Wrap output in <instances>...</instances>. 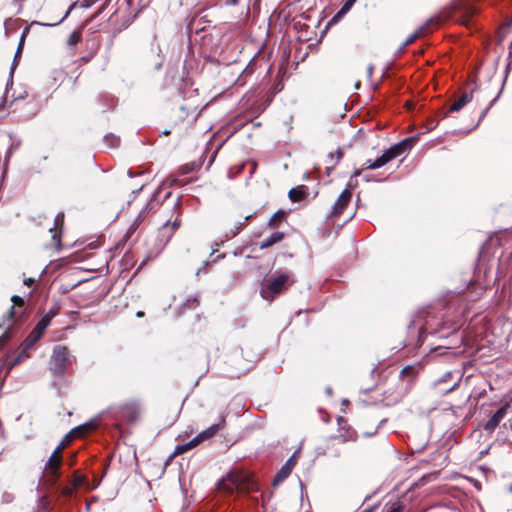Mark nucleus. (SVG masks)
Wrapping results in <instances>:
<instances>
[{
  "label": "nucleus",
  "instance_id": "49530a36",
  "mask_svg": "<svg viewBox=\"0 0 512 512\" xmlns=\"http://www.w3.org/2000/svg\"><path fill=\"white\" fill-rule=\"evenodd\" d=\"M227 5L235 6L239 3V0H226L225 2Z\"/></svg>",
  "mask_w": 512,
  "mask_h": 512
},
{
  "label": "nucleus",
  "instance_id": "9d476101",
  "mask_svg": "<svg viewBox=\"0 0 512 512\" xmlns=\"http://www.w3.org/2000/svg\"><path fill=\"white\" fill-rule=\"evenodd\" d=\"M339 425V433L334 435L332 438L338 440L341 443L356 441L357 432L348 424L347 420L343 417L337 419Z\"/></svg>",
  "mask_w": 512,
  "mask_h": 512
},
{
  "label": "nucleus",
  "instance_id": "ea45409f",
  "mask_svg": "<svg viewBox=\"0 0 512 512\" xmlns=\"http://www.w3.org/2000/svg\"><path fill=\"white\" fill-rule=\"evenodd\" d=\"M193 169H194L193 164H186L179 169V172H180V174L184 175V174H188V173L192 172Z\"/></svg>",
  "mask_w": 512,
  "mask_h": 512
},
{
  "label": "nucleus",
  "instance_id": "dca6fc26",
  "mask_svg": "<svg viewBox=\"0 0 512 512\" xmlns=\"http://www.w3.org/2000/svg\"><path fill=\"white\" fill-rule=\"evenodd\" d=\"M63 223H64V214L59 213L56 215V217L54 219L53 228H50V232L52 233L53 246L57 250L61 248V232H62Z\"/></svg>",
  "mask_w": 512,
  "mask_h": 512
},
{
  "label": "nucleus",
  "instance_id": "de8ad7c7",
  "mask_svg": "<svg viewBox=\"0 0 512 512\" xmlns=\"http://www.w3.org/2000/svg\"><path fill=\"white\" fill-rule=\"evenodd\" d=\"M172 183L175 184V185H179V186H183L184 185V182L178 180L177 178L173 179Z\"/></svg>",
  "mask_w": 512,
  "mask_h": 512
},
{
  "label": "nucleus",
  "instance_id": "ddd939ff",
  "mask_svg": "<svg viewBox=\"0 0 512 512\" xmlns=\"http://www.w3.org/2000/svg\"><path fill=\"white\" fill-rule=\"evenodd\" d=\"M243 359L249 363H256L262 358V349L252 343H246L241 347Z\"/></svg>",
  "mask_w": 512,
  "mask_h": 512
},
{
  "label": "nucleus",
  "instance_id": "2eb2a0df",
  "mask_svg": "<svg viewBox=\"0 0 512 512\" xmlns=\"http://www.w3.org/2000/svg\"><path fill=\"white\" fill-rule=\"evenodd\" d=\"M509 407V404H505L502 407H500L495 412V414L483 425L484 430L488 432H493L507 414V410L509 409Z\"/></svg>",
  "mask_w": 512,
  "mask_h": 512
},
{
  "label": "nucleus",
  "instance_id": "1a4fd4ad",
  "mask_svg": "<svg viewBox=\"0 0 512 512\" xmlns=\"http://www.w3.org/2000/svg\"><path fill=\"white\" fill-rule=\"evenodd\" d=\"M194 119V112L190 111L184 106H180L176 110H174L170 116V120L172 123V127H182L188 126L191 124Z\"/></svg>",
  "mask_w": 512,
  "mask_h": 512
},
{
  "label": "nucleus",
  "instance_id": "7ed1b4c3",
  "mask_svg": "<svg viewBox=\"0 0 512 512\" xmlns=\"http://www.w3.org/2000/svg\"><path fill=\"white\" fill-rule=\"evenodd\" d=\"M416 139L406 138L399 143L391 146L389 149H387L380 157H378L376 160H367L363 164L364 169H378L380 167H383L387 163H389L391 160L403 155L405 152L409 151L412 146L414 145Z\"/></svg>",
  "mask_w": 512,
  "mask_h": 512
},
{
  "label": "nucleus",
  "instance_id": "423d86ee",
  "mask_svg": "<svg viewBox=\"0 0 512 512\" xmlns=\"http://www.w3.org/2000/svg\"><path fill=\"white\" fill-rule=\"evenodd\" d=\"M295 280L290 274L282 273L269 280L261 288L260 294L263 299L272 301L277 295L293 285Z\"/></svg>",
  "mask_w": 512,
  "mask_h": 512
},
{
  "label": "nucleus",
  "instance_id": "9b49d317",
  "mask_svg": "<svg viewBox=\"0 0 512 512\" xmlns=\"http://www.w3.org/2000/svg\"><path fill=\"white\" fill-rule=\"evenodd\" d=\"M352 199V191L349 188H346L342 191V193L339 195L337 200L335 201L332 211L329 215V218L336 219L338 218L346 209L348 204L350 203Z\"/></svg>",
  "mask_w": 512,
  "mask_h": 512
},
{
  "label": "nucleus",
  "instance_id": "8fccbe9b",
  "mask_svg": "<svg viewBox=\"0 0 512 512\" xmlns=\"http://www.w3.org/2000/svg\"><path fill=\"white\" fill-rule=\"evenodd\" d=\"M134 230H135V227H134V225H133V226H131V227L129 228V230H128V232H127V235L131 234Z\"/></svg>",
  "mask_w": 512,
  "mask_h": 512
},
{
  "label": "nucleus",
  "instance_id": "393cba45",
  "mask_svg": "<svg viewBox=\"0 0 512 512\" xmlns=\"http://www.w3.org/2000/svg\"><path fill=\"white\" fill-rule=\"evenodd\" d=\"M70 483L76 489L79 488V487H84V486H86L88 489H90L88 478L85 475L79 474L78 471H75L73 473V475L71 477V480H70Z\"/></svg>",
  "mask_w": 512,
  "mask_h": 512
},
{
  "label": "nucleus",
  "instance_id": "bb28decb",
  "mask_svg": "<svg viewBox=\"0 0 512 512\" xmlns=\"http://www.w3.org/2000/svg\"><path fill=\"white\" fill-rule=\"evenodd\" d=\"M357 0H347L343 6L341 7V9L335 14V16L333 17V21H337L339 20L340 18H342L344 15H346L350 10L351 8L354 6V4L356 3Z\"/></svg>",
  "mask_w": 512,
  "mask_h": 512
},
{
  "label": "nucleus",
  "instance_id": "f257e3e1",
  "mask_svg": "<svg viewBox=\"0 0 512 512\" xmlns=\"http://www.w3.org/2000/svg\"><path fill=\"white\" fill-rule=\"evenodd\" d=\"M217 488L220 492L231 495L235 490L239 492L257 491V483L249 472L233 470L219 481Z\"/></svg>",
  "mask_w": 512,
  "mask_h": 512
},
{
  "label": "nucleus",
  "instance_id": "3c124183",
  "mask_svg": "<svg viewBox=\"0 0 512 512\" xmlns=\"http://www.w3.org/2000/svg\"><path fill=\"white\" fill-rule=\"evenodd\" d=\"M136 315H137V317H142V316H144V312L139 311V312H137V314H136Z\"/></svg>",
  "mask_w": 512,
  "mask_h": 512
},
{
  "label": "nucleus",
  "instance_id": "2f4dec72",
  "mask_svg": "<svg viewBox=\"0 0 512 512\" xmlns=\"http://www.w3.org/2000/svg\"><path fill=\"white\" fill-rule=\"evenodd\" d=\"M503 85H504V81L502 82L501 84V87L499 88L498 92L496 93V95L491 99L489 105L481 112V115H480V120H482L486 114L488 113L489 109L494 105V103L498 100L501 92H502V89H503Z\"/></svg>",
  "mask_w": 512,
  "mask_h": 512
},
{
  "label": "nucleus",
  "instance_id": "6ab92c4d",
  "mask_svg": "<svg viewBox=\"0 0 512 512\" xmlns=\"http://www.w3.org/2000/svg\"><path fill=\"white\" fill-rule=\"evenodd\" d=\"M459 10L461 12L460 22L468 27L471 23L472 17L477 13V8L470 4L462 3L459 6Z\"/></svg>",
  "mask_w": 512,
  "mask_h": 512
},
{
  "label": "nucleus",
  "instance_id": "4d7b16f0",
  "mask_svg": "<svg viewBox=\"0 0 512 512\" xmlns=\"http://www.w3.org/2000/svg\"><path fill=\"white\" fill-rule=\"evenodd\" d=\"M499 84H500V81H499V80H497V81H496V86H499Z\"/></svg>",
  "mask_w": 512,
  "mask_h": 512
},
{
  "label": "nucleus",
  "instance_id": "6e6d98bb",
  "mask_svg": "<svg viewBox=\"0 0 512 512\" xmlns=\"http://www.w3.org/2000/svg\"><path fill=\"white\" fill-rule=\"evenodd\" d=\"M329 157H330L331 159H333V157H334L333 153H330V154H329Z\"/></svg>",
  "mask_w": 512,
  "mask_h": 512
},
{
  "label": "nucleus",
  "instance_id": "72a5a7b5",
  "mask_svg": "<svg viewBox=\"0 0 512 512\" xmlns=\"http://www.w3.org/2000/svg\"><path fill=\"white\" fill-rule=\"evenodd\" d=\"M51 323V320L48 319V317L46 316H43L39 322L36 324V326L34 327V329H36L37 331H39L40 333L44 334L45 330L47 329V327L50 325Z\"/></svg>",
  "mask_w": 512,
  "mask_h": 512
},
{
  "label": "nucleus",
  "instance_id": "20e7f679",
  "mask_svg": "<svg viewBox=\"0 0 512 512\" xmlns=\"http://www.w3.org/2000/svg\"><path fill=\"white\" fill-rule=\"evenodd\" d=\"M73 359H75V357L71 355L70 350L67 346H54L52 355L49 360L50 372L54 377H64Z\"/></svg>",
  "mask_w": 512,
  "mask_h": 512
},
{
  "label": "nucleus",
  "instance_id": "b1692460",
  "mask_svg": "<svg viewBox=\"0 0 512 512\" xmlns=\"http://www.w3.org/2000/svg\"><path fill=\"white\" fill-rule=\"evenodd\" d=\"M307 195V192L305 190V186H297L292 189H290L288 196L289 199L292 202H299L302 201Z\"/></svg>",
  "mask_w": 512,
  "mask_h": 512
},
{
  "label": "nucleus",
  "instance_id": "58836bf2",
  "mask_svg": "<svg viewBox=\"0 0 512 512\" xmlns=\"http://www.w3.org/2000/svg\"><path fill=\"white\" fill-rule=\"evenodd\" d=\"M439 123V120H435V119H428L427 122H426V128H427V131H431L433 130L434 128H436V126L438 125Z\"/></svg>",
  "mask_w": 512,
  "mask_h": 512
},
{
  "label": "nucleus",
  "instance_id": "0eeeda50",
  "mask_svg": "<svg viewBox=\"0 0 512 512\" xmlns=\"http://www.w3.org/2000/svg\"><path fill=\"white\" fill-rule=\"evenodd\" d=\"M182 202L180 197L175 201L171 217L165 221V223L159 228L158 234L160 241L165 244L168 243L173 237L174 233L182 225Z\"/></svg>",
  "mask_w": 512,
  "mask_h": 512
},
{
  "label": "nucleus",
  "instance_id": "f704fd0d",
  "mask_svg": "<svg viewBox=\"0 0 512 512\" xmlns=\"http://www.w3.org/2000/svg\"><path fill=\"white\" fill-rule=\"evenodd\" d=\"M49 508V501L47 496H42L38 500L37 512H47Z\"/></svg>",
  "mask_w": 512,
  "mask_h": 512
},
{
  "label": "nucleus",
  "instance_id": "a19ab883",
  "mask_svg": "<svg viewBox=\"0 0 512 512\" xmlns=\"http://www.w3.org/2000/svg\"><path fill=\"white\" fill-rule=\"evenodd\" d=\"M14 500V495L9 492H4L2 494V502L3 503H11Z\"/></svg>",
  "mask_w": 512,
  "mask_h": 512
},
{
  "label": "nucleus",
  "instance_id": "f03ea898",
  "mask_svg": "<svg viewBox=\"0 0 512 512\" xmlns=\"http://www.w3.org/2000/svg\"><path fill=\"white\" fill-rule=\"evenodd\" d=\"M11 301L13 302V305L10 307L7 314L4 315L3 321L0 323V329L7 325L4 333L0 336V349L3 348L12 338L14 334V327L25 319L24 299L18 295H14L12 296Z\"/></svg>",
  "mask_w": 512,
  "mask_h": 512
},
{
  "label": "nucleus",
  "instance_id": "f8f14e48",
  "mask_svg": "<svg viewBox=\"0 0 512 512\" xmlns=\"http://www.w3.org/2000/svg\"><path fill=\"white\" fill-rule=\"evenodd\" d=\"M121 416L128 422H136L141 414V406L136 401H129L122 404L119 408Z\"/></svg>",
  "mask_w": 512,
  "mask_h": 512
},
{
  "label": "nucleus",
  "instance_id": "5701e85b",
  "mask_svg": "<svg viewBox=\"0 0 512 512\" xmlns=\"http://www.w3.org/2000/svg\"><path fill=\"white\" fill-rule=\"evenodd\" d=\"M287 216V212L284 210L276 211L268 221L267 226L271 229H276L280 226V224L284 221Z\"/></svg>",
  "mask_w": 512,
  "mask_h": 512
},
{
  "label": "nucleus",
  "instance_id": "c85d7f7f",
  "mask_svg": "<svg viewBox=\"0 0 512 512\" xmlns=\"http://www.w3.org/2000/svg\"><path fill=\"white\" fill-rule=\"evenodd\" d=\"M426 33V27L418 28L413 34H411L404 42V46H409L414 43L418 38L422 37Z\"/></svg>",
  "mask_w": 512,
  "mask_h": 512
},
{
  "label": "nucleus",
  "instance_id": "c756f323",
  "mask_svg": "<svg viewBox=\"0 0 512 512\" xmlns=\"http://www.w3.org/2000/svg\"><path fill=\"white\" fill-rule=\"evenodd\" d=\"M81 39H82L81 30H75L69 35V37L67 39V44L69 46H75L81 41Z\"/></svg>",
  "mask_w": 512,
  "mask_h": 512
},
{
  "label": "nucleus",
  "instance_id": "7c9ffc66",
  "mask_svg": "<svg viewBox=\"0 0 512 512\" xmlns=\"http://www.w3.org/2000/svg\"><path fill=\"white\" fill-rule=\"evenodd\" d=\"M403 509L404 505L401 502L396 501L391 504L387 503L384 506L383 512H402Z\"/></svg>",
  "mask_w": 512,
  "mask_h": 512
},
{
  "label": "nucleus",
  "instance_id": "cd10ccee",
  "mask_svg": "<svg viewBox=\"0 0 512 512\" xmlns=\"http://www.w3.org/2000/svg\"><path fill=\"white\" fill-rule=\"evenodd\" d=\"M30 357L29 349H25L24 346L21 345L20 351L16 355V357L11 361V366H16L24 362Z\"/></svg>",
  "mask_w": 512,
  "mask_h": 512
},
{
  "label": "nucleus",
  "instance_id": "412c9836",
  "mask_svg": "<svg viewBox=\"0 0 512 512\" xmlns=\"http://www.w3.org/2000/svg\"><path fill=\"white\" fill-rule=\"evenodd\" d=\"M29 32H30V27L27 26V27L24 28V30H23V32L21 34V37H20V40H19V43H18V47H17V51H16L15 56H14L13 65L11 67V74L13 73V71L15 69V66L18 63V58L21 57V53H22V50H23L25 39H26L27 35L29 34Z\"/></svg>",
  "mask_w": 512,
  "mask_h": 512
},
{
  "label": "nucleus",
  "instance_id": "c9c22d12",
  "mask_svg": "<svg viewBox=\"0 0 512 512\" xmlns=\"http://www.w3.org/2000/svg\"><path fill=\"white\" fill-rule=\"evenodd\" d=\"M60 307L58 304H54L50 309L44 314V316L48 317V319L52 320L56 315L59 314Z\"/></svg>",
  "mask_w": 512,
  "mask_h": 512
},
{
  "label": "nucleus",
  "instance_id": "a211bd4d",
  "mask_svg": "<svg viewBox=\"0 0 512 512\" xmlns=\"http://www.w3.org/2000/svg\"><path fill=\"white\" fill-rule=\"evenodd\" d=\"M95 425L92 422L85 423L83 425H79L73 428L68 434H66L65 439L70 441L75 438H81L85 436L88 432L93 430Z\"/></svg>",
  "mask_w": 512,
  "mask_h": 512
},
{
  "label": "nucleus",
  "instance_id": "f3484780",
  "mask_svg": "<svg viewBox=\"0 0 512 512\" xmlns=\"http://www.w3.org/2000/svg\"><path fill=\"white\" fill-rule=\"evenodd\" d=\"M473 99V92H465L463 93L457 100H455L451 106L449 107L448 111L445 112L442 116V118H445L448 116V114L452 112H456L461 110L466 104L471 102Z\"/></svg>",
  "mask_w": 512,
  "mask_h": 512
},
{
  "label": "nucleus",
  "instance_id": "473e14b6",
  "mask_svg": "<svg viewBox=\"0 0 512 512\" xmlns=\"http://www.w3.org/2000/svg\"><path fill=\"white\" fill-rule=\"evenodd\" d=\"M199 305V300L196 296L188 298L182 305V310L195 309Z\"/></svg>",
  "mask_w": 512,
  "mask_h": 512
},
{
  "label": "nucleus",
  "instance_id": "a878e982",
  "mask_svg": "<svg viewBox=\"0 0 512 512\" xmlns=\"http://www.w3.org/2000/svg\"><path fill=\"white\" fill-rule=\"evenodd\" d=\"M43 336L42 333H40L39 331H37L36 329H33L31 331V333L26 337V339L23 341V343L21 344L22 346L25 347V349H31L35 343L40 340V338Z\"/></svg>",
  "mask_w": 512,
  "mask_h": 512
},
{
  "label": "nucleus",
  "instance_id": "6e6552de",
  "mask_svg": "<svg viewBox=\"0 0 512 512\" xmlns=\"http://www.w3.org/2000/svg\"><path fill=\"white\" fill-rule=\"evenodd\" d=\"M224 424H225V419L223 418L220 423L211 425L209 428H207L206 430L199 433L196 437H194L189 442L182 444V445H177L174 449V452L169 457V459L171 460V459L175 458L176 456L181 455V454L191 450L192 448L199 445L201 442L212 438L213 436H215L217 434V432L221 428L224 427Z\"/></svg>",
  "mask_w": 512,
  "mask_h": 512
},
{
  "label": "nucleus",
  "instance_id": "4c0bfd02",
  "mask_svg": "<svg viewBox=\"0 0 512 512\" xmlns=\"http://www.w3.org/2000/svg\"><path fill=\"white\" fill-rule=\"evenodd\" d=\"M75 490L76 488L70 484L69 486L62 487L60 493L63 497L70 498L73 496Z\"/></svg>",
  "mask_w": 512,
  "mask_h": 512
},
{
  "label": "nucleus",
  "instance_id": "09e8293b",
  "mask_svg": "<svg viewBox=\"0 0 512 512\" xmlns=\"http://www.w3.org/2000/svg\"><path fill=\"white\" fill-rule=\"evenodd\" d=\"M360 174H361L360 170H355L354 173H353V176L354 177H358Z\"/></svg>",
  "mask_w": 512,
  "mask_h": 512
},
{
  "label": "nucleus",
  "instance_id": "4be33fe9",
  "mask_svg": "<svg viewBox=\"0 0 512 512\" xmlns=\"http://www.w3.org/2000/svg\"><path fill=\"white\" fill-rule=\"evenodd\" d=\"M284 236L285 235H284L283 232H274L268 238L263 240L260 243L259 247H260V249L269 248V247L273 246L274 244L279 243L280 241H282L284 239Z\"/></svg>",
  "mask_w": 512,
  "mask_h": 512
},
{
  "label": "nucleus",
  "instance_id": "5fc2aeb1",
  "mask_svg": "<svg viewBox=\"0 0 512 512\" xmlns=\"http://www.w3.org/2000/svg\"><path fill=\"white\" fill-rule=\"evenodd\" d=\"M164 134H165V135H169V134H170V131H164Z\"/></svg>",
  "mask_w": 512,
  "mask_h": 512
},
{
  "label": "nucleus",
  "instance_id": "13d9d810",
  "mask_svg": "<svg viewBox=\"0 0 512 512\" xmlns=\"http://www.w3.org/2000/svg\"><path fill=\"white\" fill-rule=\"evenodd\" d=\"M511 490H512V487H511Z\"/></svg>",
  "mask_w": 512,
  "mask_h": 512
},
{
  "label": "nucleus",
  "instance_id": "4468645a",
  "mask_svg": "<svg viewBox=\"0 0 512 512\" xmlns=\"http://www.w3.org/2000/svg\"><path fill=\"white\" fill-rule=\"evenodd\" d=\"M297 463L296 454L294 453L287 461L286 463L281 467V469L278 471V473L275 475L273 479V485L276 486L282 481H284L292 472L295 465Z\"/></svg>",
  "mask_w": 512,
  "mask_h": 512
},
{
  "label": "nucleus",
  "instance_id": "37998d69",
  "mask_svg": "<svg viewBox=\"0 0 512 512\" xmlns=\"http://www.w3.org/2000/svg\"><path fill=\"white\" fill-rule=\"evenodd\" d=\"M35 282H36L35 278H32V277H30V278H26V279H24V281H23L24 285H26V286H28V287L33 286V285L35 284Z\"/></svg>",
  "mask_w": 512,
  "mask_h": 512
},
{
  "label": "nucleus",
  "instance_id": "603ef678",
  "mask_svg": "<svg viewBox=\"0 0 512 512\" xmlns=\"http://www.w3.org/2000/svg\"><path fill=\"white\" fill-rule=\"evenodd\" d=\"M94 481H95V485H94V487H97V486L100 484V481H101V480H96V478H94Z\"/></svg>",
  "mask_w": 512,
  "mask_h": 512
},
{
  "label": "nucleus",
  "instance_id": "aec40b11",
  "mask_svg": "<svg viewBox=\"0 0 512 512\" xmlns=\"http://www.w3.org/2000/svg\"><path fill=\"white\" fill-rule=\"evenodd\" d=\"M419 369L415 365H407L400 371V379L407 380L408 383L414 382L418 375Z\"/></svg>",
  "mask_w": 512,
  "mask_h": 512
},
{
  "label": "nucleus",
  "instance_id": "e433bc0d",
  "mask_svg": "<svg viewBox=\"0 0 512 512\" xmlns=\"http://www.w3.org/2000/svg\"><path fill=\"white\" fill-rule=\"evenodd\" d=\"M60 307L58 304H54L50 309L44 314V316L48 317V319L52 320L56 315L59 314Z\"/></svg>",
  "mask_w": 512,
  "mask_h": 512
},
{
  "label": "nucleus",
  "instance_id": "39448f33",
  "mask_svg": "<svg viewBox=\"0 0 512 512\" xmlns=\"http://www.w3.org/2000/svg\"><path fill=\"white\" fill-rule=\"evenodd\" d=\"M64 447V443L59 444L46 462L42 481L43 485L49 488L53 487L60 478V468L63 462L62 450Z\"/></svg>",
  "mask_w": 512,
  "mask_h": 512
},
{
  "label": "nucleus",
  "instance_id": "79ce46f5",
  "mask_svg": "<svg viewBox=\"0 0 512 512\" xmlns=\"http://www.w3.org/2000/svg\"><path fill=\"white\" fill-rule=\"evenodd\" d=\"M251 218V215H246L244 216V219L242 222H239L236 226V229L237 231L234 233V235L240 230L242 229L245 225H246V222Z\"/></svg>",
  "mask_w": 512,
  "mask_h": 512
},
{
  "label": "nucleus",
  "instance_id": "a18cd8bd",
  "mask_svg": "<svg viewBox=\"0 0 512 512\" xmlns=\"http://www.w3.org/2000/svg\"><path fill=\"white\" fill-rule=\"evenodd\" d=\"M111 460V456H108L106 459H105V462H104V474L106 473L107 471V468L109 466V462Z\"/></svg>",
  "mask_w": 512,
  "mask_h": 512
},
{
  "label": "nucleus",
  "instance_id": "864d4df0",
  "mask_svg": "<svg viewBox=\"0 0 512 512\" xmlns=\"http://www.w3.org/2000/svg\"><path fill=\"white\" fill-rule=\"evenodd\" d=\"M373 509H374V508H367V509H365V510H364V511H362V512H372V511H373Z\"/></svg>",
  "mask_w": 512,
  "mask_h": 512
},
{
  "label": "nucleus",
  "instance_id": "c03bdc74",
  "mask_svg": "<svg viewBox=\"0 0 512 512\" xmlns=\"http://www.w3.org/2000/svg\"><path fill=\"white\" fill-rule=\"evenodd\" d=\"M342 157H343V152L341 150H337L336 151V162L334 163V165H336L341 160Z\"/></svg>",
  "mask_w": 512,
  "mask_h": 512
}]
</instances>
